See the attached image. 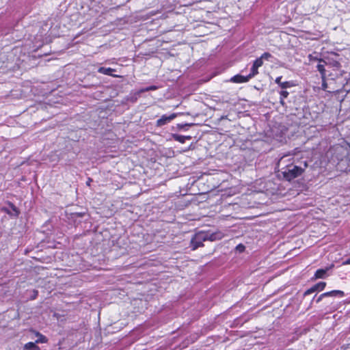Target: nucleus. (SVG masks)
Masks as SVG:
<instances>
[{
	"mask_svg": "<svg viewBox=\"0 0 350 350\" xmlns=\"http://www.w3.org/2000/svg\"><path fill=\"white\" fill-rule=\"evenodd\" d=\"M215 234H209L205 232H199L196 233L191 238L190 241V247L192 250H196L200 247L204 246L203 242L210 240L214 241L216 239Z\"/></svg>",
	"mask_w": 350,
	"mask_h": 350,
	"instance_id": "obj_1",
	"label": "nucleus"
},
{
	"mask_svg": "<svg viewBox=\"0 0 350 350\" xmlns=\"http://www.w3.org/2000/svg\"><path fill=\"white\" fill-rule=\"evenodd\" d=\"M304 169L293 163L288 164L281 170L284 178L288 181L299 176L304 172Z\"/></svg>",
	"mask_w": 350,
	"mask_h": 350,
	"instance_id": "obj_2",
	"label": "nucleus"
},
{
	"mask_svg": "<svg viewBox=\"0 0 350 350\" xmlns=\"http://www.w3.org/2000/svg\"><path fill=\"white\" fill-rule=\"evenodd\" d=\"M176 116H177V114L175 113H171L170 115L164 114L159 119H158L157 120L156 125H157V126H159V127L163 126L165 125L166 124L170 122Z\"/></svg>",
	"mask_w": 350,
	"mask_h": 350,
	"instance_id": "obj_3",
	"label": "nucleus"
},
{
	"mask_svg": "<svg viewBox=\"0 0 350 350\" xmlns=\"http://www.w3.org/2000/svg\"><path fill=\"white\" fill-rule=\"evenodd\" d=\"M2 210L11 217H18L20 214L18 208L12 202H8L7 207H3Z\"/></svg>",
	"mask_w": 350,
	"mask_h": 350,
	"instance_id": "obj_4",
	"label": "nucleus"
},
{
	"mask_svg": "<svg viewBox=\"0 0 350 350\" xmlns=\"http://www.w3.org/2000/svg\"><path fill=\"white\" fill-rule=\"evenodd\" d=\"M325 286H326V282H319L315 284L314 285H313L312 287H310L308 290H306L304 293V296L306 297V296L309 295L316 291H322L323 290H324Z\"/></svg>",
	"mask_w": 350,
	"mask_h": 350,
	"instance_id": "obj_5",
	"label": "nucleus"
},
{
	"mask_svg": "<svg viewBox=\"0 0 350 350\" xmlns=\"http://www.w3.org/2000/svg\"><path fill=\"white\" fill-rule=\"evenodd\" d=\"M262 64H263V62L260 59L257 58L256 60H254L253 62L252 66L250 69V72L249 74L250 77L253 78L256 75H258V68L262 66Z\"/></svg>",
	"mask_w": 350,
	"mask_h": 350,
	"instance_id": "obj_6",
	"label": "nucleus"
},
{
	"mask_svg": "<svg viewBox=\"0 0 350 350\" xmlns=\"http://www.w3.org/2000/svg\"><path fill=\"white\" fill-rule=\"evenodd\" d=\"M334 267V265H332L329 267H326L325 269H317L314 275V279H323L326 278L327 272L329 269Z\"/></svg>",
	"mask_w": 350,
	"mask_h": 350,
	"instance_id": "obj_7",
	"label": "nucleus"
},
{
	"mask_svg": "<svg viewBox=\"0 0 350 350\" xmlns=\"http://www.w3.org/2000/svg\"><path fill=\"white\" fill-rule=\"evenodd\" d=\"M252 77H250V75L247 76H243L241 75H237L232 77L230 79V81L236 83H246L251 79Z\"/></svg>",
	"mask_w": 350,
	"mask_h": 350,
	"instance_id": "obj_8",
	"label": "nucleus"
},
{
	"mask_svg": "<svg viewBox=\"0 0 350 350\" xmlns=\"http://www.w3.org/2000/svg\"><path fill=\"white\" fill-rule=\"evenodd\" d=\"M282 78V77L280 76L275 80V83H277L282 89H286L293 86V83L291 81H281Z\"/></svg>",
	"mask_w": 350,
	"mask_h": 350,
	"instance_id": "obj_9",
	"label": "nucleus"
},
{
	"mask_svg": "<svg viewBox=\"0 0 350 350\" xmlns=\"http://www.w3.org/2000/svg\"><path fill=\"white\" fill-rule=\"evenodd\" d=\"M325 293L329 294L327 297L342 298L345 297V293L340 290H333L329 292H325Z\"/></svg>",
	"mask_w": 350,
	"mask_h": 350,
	"instance_id": "obj_10",
	"label": "nucleus"
},
{
	"mask_svg": "<svg viewBox=\"0 0 350 350\" xmlns=\"http://www.w3.org/2000/svg\"><path fill=\"white\" fill-rule=\"evenodd\" d=\"M98 71L100 73L111 76V75H113V72L115 71V70L113 68H111L100 67L98 68Z\"/></svg>",
	"mask_w": 350,
	"mask_h": 350,
	"instance_id": "obj_11",
	"label": "nucleus"
},
{
	"mask_svg": "<svg viewBox=\"0 0 350 350\" xmlns=\"http://www.w3.org/2000/svg\"><path fill=\"white\" fill-rule=\"evenodd\" d=\"M173 137L176 141L179 142L182 144L185 143L187 139L189 140L191 138L190 136H185L178 134L174 135Z\"/></svg>",
	"mask_w": 350,
	"mask_h": 350,
	"instance_id": "obj_12",
	"label": "nucleus"
},
{
	"mask_svg": "<svg viewBox=\"0 0 350 350\" xmlns=\"http://www.w3.org/2000/svg\"><path fill=\"white\" fill-rule=\"evenodd\" d=\"M25 350H40V348L33 342L25 345Z\"/></svg>",
	"mask_w": 350,
	"mask_h": 350,
	"instance_id": "obj_13",
	"label": "nucleus"
},
{
	"mask_svg": "<svg viewBox=\"0 0 350 350\" xmlns=\"http://www.w3.org/2000/svg\"><path fill=\"white\" fill-rule=\"evenodd\" d=\"M37 336H38V338L36 340V343H44L47 342V338L44 335L37 333Z\"/></svg>",
	"mask_w": 350,
	"mask_h": 350,
	"instance_id": "obj_14",
	"label": "nucleus"
},
{
	"mask_svg": "<svg viewBox=\"0 0 350 350\" xmlns=\"http://www.w3.org/2000/svg\"><path fill=\"white\" fill-rule=\"evenodd\" d=\"M272 57V55L271 53H268V52H265L264 53L262 54V55L258 57V59H260L262 62L263 60H267V61H269L270 60V58Z\"/></svg>",
	"mask_w": 350,
	"mask_h": 350,
	"instance_id": "obj_15",
	"label": "nucleus"
},
{
	"mask_svg": "<svg viewBox=\"0 0 350 350\" xmlns=\"http://www.w3.org/2000/svg\"><path fill=\"white\" fill-rule=\"evenodd\" d=\"M317 70L322 75H324L325 74V65L321 63L318 64L317 66Z\"/></svg>",
	"mask_w": 350,
	"mask_h": 350,
	"instance_id": "obj_16",
	"label": "nucleus"
},
{
	"mask_svg": "<svg viewBox=\"0 0 350 350\" xmlns=\"http://www.w3.org/2000/svg\"><path fill=\"white\" fill-rule=\"evenodd\" d=\"M193 125H194V124H193V123H191V124H178V128L180 129L186 131V130H187L188 127L191 126Z\"/></svg>",
	"mask_w": 350,
	"mask_h": 350,
	"instance_id": "obj_17",
	"label": "nucleus"
},
{
	"mask_svg": "<svg viewBox=\"0 0 350 350\" xmlns=\"http://www.w3.org/2000/svg\"><path fill=\"white\" fill-rule=\"evenodd\" d=\"M328 295H329V294H327V293H322L317 297V299H316V302L319 303L320 301H321L323 300V299L327 297Z\"/></svg>",
	"mask_w": 350,
	"mask_h": 350,
	"instance_id": "obj_18",
	"label": "nucleus"
},
{
	"mask_svg": "<svg viewBox=\"0 0 350 350\" xmlns=\"http://www.w3.org/2000/svg\"><path fill=\"white\" fill-rule=\"evenodd\" d=\"M157 89V87L156 85H150V86L145 88L142 91L143 92H148V91L156 90Z\"/></svg>",
	"mask_w": 350,
	"mask_h": 350,
	"instance_id": "obj_19",
	"label": "nucleus"
},
{
	"mask_svg": "<svg viewBox=\"0 0 350 350\" xmlns=\"http://www.w3.org/2000/svg\"><path fill=\"white\" fill-rule=\"evenodd\" d=\"M38 295V291L37 290H33L32 291V294L30 296V299H31V300L36 299L37 298Z\"/></svg>",
	"mask_w": 350,
	"mask_h": 350,
	"instance_id": "obj_20",
	"label": "nucleus"
},
{
	"mask_svg": "<svg viewBox=\"0 0 350 350\" xmlns=\"http://www.w3.org/2000/svg\"><path fill=\"white\" fill-rule=\"evenodd\" d=\"M289 93L286 90H282L280 92V98H286L288 96Z\"/></svg>",
	"mask_w": 350,
	"mask_h": 350,
	"instance_id": "obj_21",
	"label": "nucleus"
},
{
	"mask_svg": "<svg viewBox=\"0 0 350 350\" xmlns=\"http://www.w3.org/2000/svg\"><path fill=\"white\" fill-rule=\"evenodd\" d=\"M245 247L243 244H239L236 247V250L239 252H243L245 250Z\"/></svg>",
	"mask_w": 350,
	"mask_h": 350,
	"instance_id": "obj_22",
	"label": "nucleus"
},
{
	"mask_svg": "<svg viewBox=\"0 0 350 350\" xmlns=\"http://www.w3.org/2000/svg\"><path fill=\"white\" fill-rule=\"evenodd\" d=\"M342 265H350V258L347 259L342 262Z\"/></svg>",
	"mask_w": 350,
	"mask_h": 350,
	"instance_id": "obj_23",
	"label": "nucleus"
},
{
	"mask_svg": "<svg viewBox=\"0 0 350 350\" xmlns=\"http://www.w3.org/2000/svg\"><path fill=\"white\" fill-rule=\"evenodd\" d=\"M280 103L282 106H284L285 105L284 98H282L280 97Z\"/></svg>",
	"mask_w": 350,
	"mask_h": 350,
	"instance_id": "obj_24",
	"label": "nucleus"
},
{
	"mask_svg": "<svg viewBox=\"0 0 350 350\" xmlns=\"http://www.w3.org/2000/svg\"><path fill=\"white\" fill-rule=\"evenodd\" d=\"M89 180V185H90V182L92 181V179L90 178H88Z\"/></svg>",
	"mask_w": 350,
	"mask_h": 350,
	"instance_id": "obj_25",
	"label": "nucleus"
},
{
	"mask_svg": "<svg viewBox=\"0 0 350 350\" xmlns=\"http://www.w3.org/2000/svg\"><path fill=\"white\" fill-rule=\"evenodd\" d=\"M304 167H307V163H305V164H304Z\"/></svg>",
	"mask_w": 350,
	"mask_h": 350,
	"instance_id": "obj_26",
	"label": "nucleus"
}]
</instances>
